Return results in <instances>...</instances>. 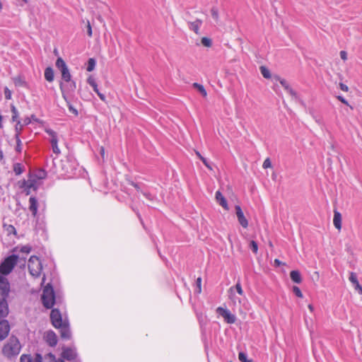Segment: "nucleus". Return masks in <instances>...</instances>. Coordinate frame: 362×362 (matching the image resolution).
<instances>
[{
  "mask_svg": "<svg viewBox=\"0 0 362 362\" xmlns=\"http://www.w3.org/2000/svg\"><path fill=\"white\" fill-rule=\"evenodd\" d=\"M11 112H12V120L13 122H17L18 120H19L18 119L19 113L14 105L11 106Z\"/></svg>",
  "mask_w": 362,
  "mask_h": 362,
  "instance_id": "4c0bfd02",
  "label": "nucleus"
},
{
  "mask_svg": "<svg viewBox=\"0 0 362 362\" xmlns=\"http://www.w3.org/2000/svg\"><path fill=\"white\" fill-rule=\"evenodd\" d=\"M217 202L226 210H228V206L226 199L224 198L220 191H217L215 194Z\"/></svg>",
  "mask_w": 362,
  "mask_h": 362,
  "instance_id": "5701e85b",
  "label": "nucleus"
},
{
  "mask_svg": "<svg viewBox=\"0 0 362 362\" xmlns=\"http://www.w3.org/2000/svg\"><path fill=\"white\" fill-rule=\"evenodd\" d=\"M100 153L102 156L103 158H104V155H105V148L103 147H100Z\"/></svg>",
  "mask_w": 362,
  "mask_h": 362,
  "instance_id": "680f3d73",
  "label": "nucleus"
},
{
  "mask_svg": "<svg viewBox=\"0 0 362 362\" xmlns=\"http://www.w3.org/2000/svg\"><path fill=\"white\" fill-rule=\"evenodd\" d=\"M15 139L16 141V151L18 153H21L23 151L22 142L20 137L18 135H15Z\"/></svg>",
  "mask_w": 362,
  "mask_h": 362,
  "instance_id": "72a5a7b5",
  "label": "nucleus"
},
{
  "mask_svg": "<svg viewBox=\"0 0 362 362\" xmlns=\"http://www.w3.org/2000/svg\"><path fill=\"white\" fill-rule=\"evenodd\" d=\"M31 123V118L30 117H25L24 119H23V125H28L29 124Z\"/></svg>",
  "mask_w": 362,
  "mask_h": 362,
  "instance_id": "bf43d9fd",
  "label": "nucleus"
},
{
  "mask_svg": "<svg viewBox=\"0 0 362 362\" xmlns=\"http://www.w3.org/2000/svg\"><path fill=\"white\" fill-rule=\"evenodd\" d=\"M189 28L194 31L196 34L199 33V28L202 24V21L200 19H197L193 22H188Z\"/></svg>",
  "mask_w": 362,
  "mask_h": 362,
  "instance_id": "b1692460",
  "label": "nucleus"
},
{
  "mask_svg": "<svg viewBox=\"0 0 362 362\" xmlns=\"http://www.w3.org/2000/svg\"><path fill=\"white\" fill-rule=\"evenodd\" d=\"M201 160L203 162V163L205 165V166L209 168V170H212V168L210 165V163L207 161V160L204 158V157H201Z\"/></svg>",
  "mask_w": 362,
  "mask_h": 362,
  "instance_id": "603ef678",
  "label": "nucleus"
},
{
  "mask_svg": "<svg viewBox=\"0 0 362 362\" xmlns=\"http://www.w3.org/2000/svg\"><path fill=\"white\" fill-rule=\"evenodd\" d=\"M13 82L16 86H25L26 85L25 80L21 76L14 78Z\"/></svg>",
  "mask_w": 362,
  "mask_h": 362,
  "instance_id": "c9c22d12",
  "label": "nucleus"
},
{
  "mask_svg": "<svg viewBox=\"0 0 362 362\" xmlns=\"http://www.w3.org/2000/svg\"><path fill=\"white\" fill-rule=\"evenodd\" d=\"M87 82L93 88V90L97 93L100 99L103 101H105V95L100 92L95 79L93 76H89L87 79Z\"/></svg>",
  "mask_w": 362,
  "mask_h": 362,
  "instance_id": "dca6fc26",
  "label": "nucleus"
},
{
  "mask_svg": "<svg viewBox=\"0 0 362 362\" xmlns=\"http://www.w3.org/2000/svg\"><path fill=\"white\" fill-rule=\"evenodd\" d=\"M293 291L298 297L303 298V293L298 286H293Z\"/></svg>",
  "mask_w": 362,
  "mask_h": 362,
  "instance_id": "49530a36",
  "label": "nucleus"
},
{
  "mask_svg": "<svg viewBox=\"0 0 362 362\" xmlns=\"http://www.w3.org/2000/svg\"><path fill=\"white\" fill-rule=\"evenodd\" d=\"M46 206V201L43 196L36 197L31 196L29 199V210L32 215L35 217L37 214L38 208L45 209Z\"/></svg>",
  "mask_w": 362,
  "mask_h": 362,
  "instance_id": "0eeeda50",
  "label": "nucleus"
},
{
  "mask_svg": "<svg viewBox=\"0 0 362 362\" xmlns=\"http://www.w3.org/2000/svg\"><path fill=\"white\" fill-rule=\"evenodd\" d=\"M54 360V355L49 353L42 356L39 353L34 354H22L20 357V362H52Z\"/></svg>",
  "mask_w": 362,
  "mask_h": 362,
  "instance_id": "20e7f679",
  "label": "nucleus"
},
{
  "mask_svg": "<svg viewBox=\"0 0 362 362\" xmlns=\"http://www.w3.org/2000/svg\"><path fill=\"white\" fill-rule=\"evenodd\" d=\"M23 184H28L30 185V187L33 188V191H35L38 189L39 186L41 185V181L37 180L36 178L33 177V176H30V177L28 180H23Z\"/></svg>",
  "mask_w": 362,
  "mask_h": 362,
  "instance_id": "412c9836",
  "label": "nucleus"
},
{
  "mask_svg": "<svg viewBox=\"0 0 362 362\" xmlns=\"http://www.w3.org/2000/svg\"><path fill=\"white\" fill-rule=\"evenodd\" d=\"M63 169L64 170V172L66 173H70V170L68 169V168H66L65 166L63 167Z\"/></svg>",
  "mask_w": 362,
  "mask_h": 362,
  "instance_id": "774afa93",
  "label": "nucleus"
},
{
  "mask_svg": "<svg viewBox=\"0 0 362 362\" xmlns=\"http://www.w3.org/2000/svg\"><path fill=\"white\" fill-rule=\"evenodd\" d=\"M333 223L334 227L338 229L339 230L341 228V214L337 211H334V218H333Z\"/></svg>",
  "mask_w": 362,
  "mask_h": 362,
  "instance_id": "393cba45",
  "label": "nucleus"
},
{
  "mask_svg": "<svg viewBox=\"0 0 362 362\" xmlns=\"http://www.w3.org/2000/svg\"><path fill=\"white\" fill-rule=\"evenodd\" d=\"M18 256L11 255L6 257L0 264V287L10 288L9 282L6 277L14 269L18 263Z\"/></svg>",
  "mask_w": 362,
  "mask_h": 362,
  "instance_id": "f03ea898",
  "label": "nucleus"
},
{
  "mask_svg": "<svg viewBox=\"0 0 362 362\" xmlns=\"http://www.w3.org/2000/svg\"><path fill=\"white\" fill-rule=\"evenodd\" d=\"M45 341L50 346H55L57 344V337L53 331H47L44 334Z\"/></svg>",
  "mask_w": 362,
  "mask_h": 362,
  "instance_id": "2eb2a0df",
  "label": "nucleus"
},
{
  "mask_svg": "<svg viewBox=\"0 0 362 362\" xmlns=\"http://www.w3.org/2000/svg\"><path fill=\"white\" fill-rule=\"evenodd\" d=\"M41 298L42 304L45 308H52L54 304L55 297L53 288L50 284H47V285L45 286Z\"/></svg>",
  "mask_w": 362,
  "mask_h": 362,
  "instance_id": "39448f33",
  "label": "nucleus"
},
{
  "mask_svg": "<svg viewBox=\"0 0 362 362\" xmlns=\"http://www.w3.org/2000/svg\"><path fill=\"white\" fill-rule=\"evenodd\" d=\"M87 82L93 88V90L97 93L100 99L103 101H105V95L100 92L95 79L93 76H89L87 79Z\"/></svg>",
  "mask_w": 362,
  "mask_h": 362,
  "instance_id": "a211bd4d",
  "label": "nucleus"
},
{
  "mask_svg": "<svg viewBox=\"0 0 362 362\" xmlns=\"http://www.w3.org/2000/svg\"><path fill=\"white\" fill-rule=\"evenodd\" d=\"M95 67V60L93 58H90L88 61V66L86 70L88 71H92Z\"/></svg>",
  "mask_w": 362,
  "mask_h": 362,
  "instance_id": "e433bc0d",
  "label": "nucleus"
},
{
  "mask_svg": "<svg viewBox=\"0 0 362 362\" xmlns=\"http://www.w3.org/2000/svg\"><path fill=\"white\" fill-rule=\"evenodd\" d=\"M290 276L291 280L296 284H300L302 281L301 275L297 270L291 271L290 273Z\"/></svg>",
  "mask_w": 362,
  "mask_h": 362,
  "instance_id": "bb28decb",
  "label": "nucleus"
},
{
  "mask_svg": "<svg viewBox=\"0 0 362 362\" xmlns=\"http://www.w3.org/2000/svg\"><path fill=\"white\" fill-rule=\"evenodd\" d=\"M337 99L341 101L342 103L346 105H349V103L348 101L341 95H338L337 97Z\"/></svg>",
  "mask_w": 362,
  "mask_h": 362,
  "instance_id": "5fc2aeb1",
  "label": "nucleus"
},
{
  "mask_svg": "<svg viewBox=\"0 0 362 362\" xmlns=\"http://www.w3.org/2000/svg\"><path fill=\"white\" fill-rule=\"evenodd\" d=\"M21 350V344L18 339L11 336L2 348V354L7 358L17 356Z\"/></svg>",
  "mask_w": 362,
  "mask_h": 362,
  "instance_id": "7ed1b4c3",
  "label": "nucleus"
},
{
  "mask_svg": "<svg viewBox=\"0 0 362 362\" xmlns=\"http://www.w3.org/2000/svg\"><path fill=\"white\" fill-rule=\"evenodd\" d=\"M45 132L50 136L49 141L52 145V151L58 156L61 151L58 147L57 134L51 129H45Z\"/></svg>",
  "mask_w": 362,
  "mask_h": 362,
  "instance_id": "1a4fd4ad",
  "label": "nucleus"
},
{
  "mask_svg": "<svg viewBox=\"0 0 362 362\" xmlns=\"http://www.w3.org/2000/svg\"><path fill=\"white\" fill-rule=\"evenodd\" d=\"M18 185H19V187L23 190V192L25 193L26 195L30 194L31 193V191L33 190V188L30 187V185H28V184L23 185V180L18 182Z\"/></svg>",
  "mask_w": 362,
  "mask_h": 362,
  "instance_id": "7c9ffc66",
  "label": "nucleus"
},
{
  "mask_svg": "<svg viewBox=\"0 0 362 362\" xmlns=\"http://www.w3.org/2000/svg\"><path fill=\"white\" fill-rule=\"evenodd\" d=\"M216 313L222 316L227 323L233 324L235 322V315L232 314L228 309L223 308L222 307H218L216 308Z\"/></svg>",
  "mask_w": 362,
  "mask_h": 362,
  "instance_id": "9d476101",
  "label": "nucleus"
},
{
  "mask_svg": "<svg viewBox=\"0 0 362 362\" xmlns=\"http://www.w3.org/2000/svg\"><path fill=\"white\" fill-rule=\"evenodd\" d=\"M339 88H340V89L341 90H343L344 92H348L349 91V87L346 85H345V84H344L342 83H339Z\"/></svg>",
  "mask_w": 362,
  "mask_h": 362,
  "instance_id": "864d4df0",
  "label": "nucleus"
},
{
  "mask_svg": "<svg viewBox=\"0 0 362 362\" xmlns=\"http://www.w3.org/2000/svg\"><path fill=\"white\" fill-rule=\"evenodd\" d=\"M228 292H229V297L233 301V303L234 304H236V303L238 302V303H241V300L239 298H237L235 296V294H234V288L233 287H230L228 290Z\"/></svg>",
  "mask_w": 362,
  "mask_h": 362,
  "instance_id": "473e14b6",
  "label": "nucleus"
},
{
  "mask_svg": "<svg viewBox=\"0 0 362 362\" xmlns=\"http://www.w3.org/2000/svg\"><path fill=\"white\" fill-rule=\"evenodd\" d=\"M196 285H197L196 292L197 293H200L202 292V278L201 277L197 278V279L196 281Z\"/></svg>",
  "mask_w": 362,
  "mask_h": 362,
  "instance_id": "c03bdc74",
  "label": "nucleus"
},
{
  "mask_svg": "<svg viewBox=\"0 0 362 362\" xmlns=\"http://www.w3.org/2000/svg\"><path fill=\"white\" fill-rule=\"evenodd\" d=\"M308 308H309V310H310V311H313V310H314V307H313V305H311V304L308 305Z\"/></svg>",
  "mask_w": 362,
  "mask_h": 362,
  "instance_id": "338daca9",
  "label": "nucleus"
},
{
  "mask_svg": "<svg viewBox=\"0 0 362 362\" xmlns=\"http://www.w3.org/2000/svg\"><path fill=\"white\" fill-rule=\"evenodd\" d=\"M235 209L239 223L242 226V227L246 228L248 226V221L245 217L241 207L239 205H236L235 206Z\"/></svg>",
  "mask_w": 362,
  "mask_h": 362,
  "instance_id": "ddd939ff",
  "label": "nucleus"
},
{
  "mask_svg": "<svg viewBox=\"0 0 362 362\" xmlns=\"http://www.w3.org/2000/svg\"><path fill=\"white\" fill-rule=\"evenodd\" d=\"M340 57L344 61L347 59V53L345 51L340 52Z\"/></svg>",
  "mask_w": 362,
  "mask_h": 362,
  "instance_id": "4d7b16f0",
  "label": "nucleus"
},
{
  "mask_svg": "<svg viewBox=\"0 0 362 362\" xmlns=\"http://www.w3.org/2000/svg\"><path fill=\"white\" fill-rule=\"evenodd\" d=\"M6 230H7L8 233H9V234H11V233L15 234L16 233V228L12 225L8 226L6 228Z\"/></svg>",
  "mask_w": 362,
  "mask_h": 362,
  "instance_id": "8fccbe9b",
  "label": "nucleus"
},
{
  "mask_svg": "<svg viewBox=\"0 0 362 362\" xmlns=\"http://www.w3.org/2000/svg\"><path fill=\"white\" fill-rule=\"evenodd\" d=\"M238 358L241 362H253L252 360L247 359V354L244 352L239 353Z\"/></svg>",
  "mask_w": 362,
  "mask_h": 362,
  "instance_id": "a19ab883",
  "label": "nucleus"
},
{
  "mask_svg": "<svg viewBox=\"0 0 362 362\" xmlns=\"http://www.w3.org/2000/svg\"><path fill=\"white\" fill-rule=\"evenodd\" d=\"M4 160V153L2 150H0V161Z\"/></svg>",
  "mask_w": 362,
  "mask_h": 362,
  "instance_id": "e2e57ef3",
  "label": "nucleus"
},
{
  "mask_svg": "<svg viewBox=\"0 0 362 362\" xmlns=\"http://www.w3.org/2000/svg\"><path fill=\"white\" fill-rule=\"evenodd\" d=\"M10 332V325L7 320H0V341L7 337Z\"/></svg>",
  "mask_w": 362,
  "mask_h": 362,
  "instance_id": "f8f14e48",
  "label": "nucleus"
},
{
  "mask_svg": "<svg viewBox=\"0 0 362 362\" xmlns=\"http://www.w3.org/2000/svg\"><path fill=\"white\" fill-rule=\"evenodd\" d=\"M263 168L267 169L272 167V163L269 158H266L262 165Z\"/></svg>",
  "mask_w": 362,
  "mask_h": 362,
  "instance_id": "de8ad7c7",
  "label": "nucleus"
},
{
  "mask_svg": "<svg viewBox=\"0 0 362 362\" xmlns=\"http://www.w3.org/2000/svg\"><path fill=\"white\" fill-rule=\"evenodd\" d=\"M52 362H64L62 359H56V358L54 357V360Z\"/></svg>",
  "mask_w": 362,
  "mask_h": 362,
  "instance_id": "69168bd1",
  "label": "nucleus"
},
{
  "mask_svg": "<svg viewBox=\"0 0 362 362\" xmlns=\"http://www.w3.org/2000/svg\"><path fill=\"white\" fill-rule=\"evenodd\" d=\"M132 185L138 190L139 191L140 190V188H139V186L138 184H136V183H132Z\"/></svg>",
  "mask_w": 362,
  "mask_h": 362,
  "instance_id": "0e129e2a",
  "label": "nucleus"
},
{
  "mask_svg": "<svg viewBox=\"0 0 362 362\" xmlns=\"http://www.w3.org/2000/svg\"><path fill=\"white\" fill-rule=\"evenodd\" d=\"M76 351L74 349L66 348L63 349L62 356L68 361H74L76 358Z\"/></svg>",
  "mask_w": 362,
  "mask_h": 362,
  "instance_id": "aec40b11",
  "label": "nucleus"
},
{
  "mask_svg": "<svg viewBox=\"0 0 362 362\" xmlns=\"http://www.w3.org/2000/svg\"><path fill=\"white\" fill-rule=\"evenodd\" d=\"M28 270L29 273L34 278H38L42 270V262L40 259L35 255L30 257L28 260Z\"/></svg>",
  "mask_w": 362,
  "mask_h": 362,
  "instance_id": "423d86ee",
  "label": "nucleus"
},
{
  "mask_svg": "<svg viewBox=\"0 0 362 362\" xmlns=\"http://www.w3.org/2000/svg\"><path fill=\"white\" fill-rule=\"evenodd\" d=\"M4 95H5L6 99H7V100L11 99V90L7 87H6L5 89H4Z\"/></svg>",
  "mask_w": 362,
  "mask_h": 362,
  "instance_id": "09e8293b",
  "label": "nucleus"
},
{
  "mask_svg": "<svg viewBox=\"0 0 362 362\" xmlns=\"http://www.w3.org/2000/svg\"><path fill=\"white\" fill-rule=\"evenodd\" d=\"M57 328L60 329V334L62 339H71V333L67 321L64 320V324H62L61 327H57Z\"/></svg>",
  "mask_w": 362,
  "mask_h": 362,
  "instance_id": "4468645a",
  "label": "nucleus"
},
{
  "mask_svg": "<svg viewBox=\"0 0 362 362\" xmlns=\"http://www.w3.org/2000/svg\"><path fill=\"white\" fill-rule=\"evenodd\" d=\"M260 71H261V74H262V76H264V78H271L270 71L266 67L261 66L260 67Z\"/></svg>",
  "mask_w": 362,
  "mask_h": 362,
  "instance_id": "58836bf2",
  "label": "nucleus"
},
{
  "mask_svg": "<svg viewBox=\"0 0 362 362\" xmlns=\"http://www.w3.org/2000/svg\"><path fill=\"white\" fill-rule=\"evenodd\" d=\"M47 176V173L45 170L42 169H40L36 171V173L33 176V177L36 178L38 180H42L45 179Z\"/></svg>",
  "mask_w": 362,
  "mask_h": 362,
  "instance_id": "c85d7f7f",
  "label": "nucleus"
},
{
  "mask_svg": "<svg viewBox=\"0 0 362 362\" xmlns=\"http://www.w3.org/2000/svg\"><path fill=\"white\" fill-rule=\"evenodd\" d=\"M279 82H280L281 85L291 95V97L293 98V100H295L296 101L299 100V98L298 96L297 93L290 87L288 83L285 79L281 78L279 80Z\"/></svg>",
  "mask_w": 362,
  "mask_h": 362,
  "instance_id": "6ab92c4d",
  "label": "nucleus"
},
{
  "mask_svg": "<svg viewBox=\"0 0 362 362\" xmlns=\"http://www.w3.org/2000/svg\"><path fill=\"white\" fill-rule=\"evenodd\" d=\"M87 82L93 88V90L97 93L100 99L103 101H105V95L100 92L95 79L93 76H89L87 79Z\"/></svg>",
  "mask_w": 362,
  "mask_h": 362,
  "instance_id": "f3484780",
  "label": "nucleus"
},
{
  "mask_svg": "<svg viewBox=\"0 0 362 362\" xmlns=\"http://www.w3.org/2000/svg\"><path fill=\"white\" fill-rule=\"evenodd\" d=\"M50 318L53 326L56 328L64 324V321L62 320V315L57 309H53L51 311Z\"/></svg>",
  "mask_w": 362,
  "mask_h": 362,
  "instance_id": "9b49d317",
  "label": "nucleus"
},
{
  "mask_svg": "<svg viewBox=\"0 0 362 362\" xmlns=\"http://www.w3.org/2000/svg\"><path fill=\"white\" fill-rule=\"evenodd\" d=\"M144 196L148 200L150 201H153V199H154V196H153L151 194L148 193V192H142Z\"/></svg>",
  "mask_w": 362,
  "mask_h": 362,
  "instance_id": "3c124183",
  "label": "nucleus"
},
{
  "mask_svg": "<svg viewBox=\"0 0 362 362\" xmlns=\"http://www.w3.org/2000/svg\"><path fill=\"white\" fill-rule=\"evenodd\" d=\"M9 291L10 288L0 287V319L6 317L8 314V306L6 298Z\"/></svg>",
  "mask_w": 362,
  "mask_h": 362,
  "instance_id": "6e6552de",
  "label": "nucleus"
},
{
  "mask_svg": "<svg viewBox=\"0 0 362 362\" xmlns=\"http://www.w3.org/2000/svg\"><path fill=\"white\" fill-rule=\"evenodd\" d=\"M23 126L24 125L21 124V122L20 120H18L16 122V124L15 127V135H18L20 137Z\"/></svg>",
  "mask_w": 362,
  "mask_h": 362,
  "instance_id": "f704fd0d",
  "label": "nucleus"
},
{
  "mask_svg": "<svg viewBox=\"0 0 362 362\" xmlns=\"http://www.w3.org/2000/svg\"><path fill=\"white\" fill-rule=\"evenodd\" d=\"M250 249L252 250V251L254 253H257V252L258 245H257V243L255 241L252 240L250 242Z\"/></svg>",
  "mask_w": 362,
  "mask_h": 362,
  "instance_id": "a18cd8bd",
  "label": "nucleus"
},
{
  "mask_svg": "<svg viewBox=\"0 0 362 362\" xmlns=\"http://www.w3.org/2000/svg\"><path fill=\"white\" fill-rule=\"evenodd\" d=\"M202 44L206 47H210L212 45L211 40L209 37H204L202 38Z\"/></svg>",
  "mask_w": 362,
  "mask_h": 362,
  "instance_id": "ea45409f",
  "label": "nucleus"
},
{
  "mask_svg": "<svg viewBox=\"0 0 362 362\" xmlns=\"http://www.w3.org/2000/svg\"><path fill=\"white\" fill-rule=\"evenodd\" d=\"M69 109L70 112H73L74 115H78V111L71 105H69Z\"/></svg>",
  "mask_w": 362,
  "mask_h": 362,
  "instance_id": "13d9d810",
  "label": "nucleus"
},
{
  "mask_svg": "<svg viewBox=\"0 0 362 362\" xmlns=\"http://www.w3.org/2000/svg\"><path fill=\"white\" fill-rule=\"evenodd\" d=\"M193 87L197 88V90L204 96V97H206L207 95V93H206V90H205L204 87L198 83H193Z\"/></svg>",
  "mask_w": 362,
  "mask_h": 362,
  "instance_id": "2f4dec72",
  "label": "nucleus"
},
{
  "mask_svg": "<svg viewBox=\"0 0 362 362\" xmlns=\"http://www.w3.org/2000/svg\"><path fill=\"white\" fill-rule=\"evenodd\" d=\"M13 170L16 175H20L25 171V168L22 163H16L13 165Z\"/></svg>",
  "mask_w": 362,
  "mask_h": 362,
  "instance_id": "a878e982",
  "label": "nucleus"
},
{
  "mask_svg": "<svg viewBox=\"0 0 362 362\" xmlns=\"http://www.w3.org/2000/svg\"><path fill=\"white\" fill-rule=\"evenodd\" d=\"M349 281L354 286V288L360 294H362V286L359 284L357 276L354 272H351L349 276Z\"/></svg>",
  "mask_w": 362,
  "mask_h": 362,
  "instance_id": "4be33fe9",
  "label": "nucleus"
},
{
  "mask_svg": "<svg viewBox=\"0 0 362 362\" xmlns=\"http://www.w3.org/2000/svg\"><path fill=\"white\" fill-rule=\"evenodd\" d=\"M274 264L276 266H280L281 264V262L279 259H274Z\"/></svg>",
  "mask_w": 362,
  "mask_h": 362,
  "instance_id": "052dcab7",
  "label": "nucleus"
},
{
  "mask_svg": "<svg viewBox=\"0 0 362 362\" xmlns=\"http://www.w3.org/2000/svg\"><path fill=\"white\" fill-rule=\"evenodd\" d=\"M235 290H236L237 293H238L239 295H240V296H243V295H244V292H243V288H242V286H241V284H240V281H238L237 282V284H235Z\"/></svg>",
  "mask_w": 362,
  "mask_h": 362,
  "instance_id": "37998d69",
  "label": "nucleus"
},
{
  "mask_svg": "<svg viewBox=\"0 0 362 362\" xmlns=\"http://www.w3.org/2000/svg\"><path fill=\"white\" fill-rule=\"evenodd\" d=\"M45 78L49 81L52 82L54 80V71L51 67H47L45 70Z\"/></svg>",
  "mask_w": 362,
  "mask_h": 362,
  "instance_id": "cd10ccee",
  "label": "nucleus"
},
{
  "mask_svg": "<svg viewBox=\"0 0 362 362\" xmlns=\"http://www.w3.org/2000/svg\"><path fill=\"white\" fill-rule=\"evenodd\" d=\"M32 247L29 245H23L20 247L19 251L22 253L28 254L30 252Z\"/></svg>",
  "mask_w": 362,
  "mask_h": 362,
  "instance_id": "79ce46f5",
  "label": "nucleus"
},
{
  "mask_svg": "<svg viewBox=\"0 0 362 362\" xmlns=\"http://www.w3.org/2000/svg\"><path fill=\"white\" fill-rule=\"evenodd\" d=\"M87 33L89 37L92 36V28H91V25H90L89 21H88V25H87Z\"/></svg>",
  "mask_w": 362,
  "mask_h": 362,
  "instance_id": "6e6d98bb",
  "label": "nucleus"
},
{
  "mask_svg": "<svg viewBox=\"0 0 362 362\" xmlns=\"http://www.w3.org/2000/svg\"><path fill=\"white\" fill-rule=\"evenodd\" d=\"M210 12H211V15L212 18H214V20L215 21V22L216 23H218L219 22V12H218V8L216 6H213L211 8Z\"/></svg>",
  "mask_w": 362,
  "mask_h": 362,
  "instance_id": "c756f323",
  "label": "nucleus"
},
{
  "mask_svg": "<svg viewBox=\"0 0 362 362\" xmlns=\"http://www.w3.org/2000/svg\"><path fill=\"white\" fill-rule=\"evenodd\" d=\"M56 66L59 70H60L62 79L65 82L68 83L67 85H64L63 83H60V89L62 92V96L65 100L67 101L69 95L74 93L76 88V83L71 81V76L69 70L65 62L61 57H59L57 59Z\"/></svg>",
  "mask_w": 362,
  "mask_h": 362,
  "instance_id": "f257e3e1",
  "label": "nucleus"
}]
</instances>
